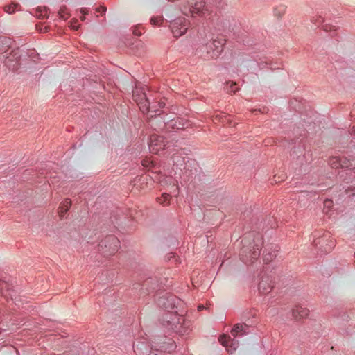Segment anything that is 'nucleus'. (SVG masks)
Returning <instances> with one entry per match:
<instances>
[{
  "label": "nucleus",
  "mask_w": 355,
  "mask_h": 355,
  "mask_svg": "<svg viewBox=\"0 0 355 355\" xmlns=\"http://www.w3.org/2000/svg\"><path fill=\"white\" fill-rule=\"evenodd\" d=\"M248 228L245 232V259L253 262L259 257L263 245V218L252 216Z\"/></svg>",
  "instance_id": "1"
},
{
  "label": "nucleus",
  "mask_w": 355,
  "mask_h": 355,
  "mask_svg": "<svg viewBox=\"0 0 355 355\" xmlns=\"http://www.w3.org/2000/svg\"><path fill=\"white\" fill-rule=\"evenodd\" d=\"M230 334V335H220L218 340L223 346L225 347L228 352L233 353L239 346V342L237 338L244 335L243 324L241 323L234 324Z\"/></svg>",
  "instance_id": "2"
},
{
  "label": "nucleus",
  "mask_w": 355,
  "mask_h": 355,
  "mask_svg": "<svg viewBox=\"0 0 355 355\" xmlns=\"http://www.w3.org/2000/svg\"><path fill=\"white\" fill-rule=\"evenodd\" d=\"M169 114L163 110L155 109L148 116V123L155 131L166 130L167 132L168 121L166 119L169 118Z\"/></svg>",
  "instance_id": "3"
},
{
  "label": "nucleus",
  "mask_w": 355,
  "mask_h": 355,
  "mask_svg": "<svg viewBox=\"0 0 355 355\" xmlns=\"http://www.w3.org/2000/svg\"><path fill=\"white\" fill-rule=\"evenodd\" d=\"M224 41L223 40H210L200 49L201 55L207 60L217 58L223 51Z\"/></svg>",
  "instance_id": "4"
},
{
  "label": "nucleus",
  "mask_w": 355,
  "mask_h": 355,
  "mask_svg": "<svg viewBox=\"0 0 355 355\" xmlns=\"http://www.w3.org/2000/svg\"><path fill=\"white\" fill-rule=\"evenodd\" d=\"M120 241L114 235H108L101 241L98 245V252L103 257L114 255L119 250Z\"/></svg>",
  "instance_id": "5"
},
{
  "label": "nucleus",
  "mask_w": 355,
  "mask_h": 355,
  "mask_svg": "<svg viewBox=\"0 0 355 355\" xmlns=\"http://www.w3.org/2000/svg\"><path fill=\"white\" fill-rule=\"evenodd\" d=\"M157 305L166 311L177 310L180 300L169 293H160L155 300Z\"/></svg>",
  "instance_id": "6"
},
{
  "label": "nucleus",
  "mask_w": 355,
  "mask_h": 355,
  "mask_svg": "<svg viewBox=\"0 0 355 355\" xmlns=\"http://www.w3.org/2000/svg\"><path fill=\"white\" fill-rule=\"evenodd\" d=\"M153 343L155 352L157 354L162 352L164 355H166V352L171 353L173 352L177 347L175 342L172 338L166 336L155 337Z\"/></svg>",
  "instance_id": "7"
},
{
  "label": "nucleus",
  "mask_w": 355,
  "mask_h": 355,
  "mask_svg": "<svg viewBox=\"0 0 355 355\" xmlns=\"http://www.w3.org/2000/svg\"><path fill=\"white\" fill-rule=\"evenodd\" d=\"M259 282L258 284V291L262 295L270 293L274 288L275 282L272 275L266 270H262L259 274Z\"/></svg>",
  "instance_id": "8"
},
{
  "label": "nucleus",
  "mask_w": 355,
  "mask_h": 355,
  "mask_svg": "<svg viewBox=\"0 0 355 355\" xmlns=\"http://www.w3.org/2000/svg\"><path fill=\"white\" fill-rule=\"evenodd\" d=\"M21 56L22 51L19 48L12 50L5 58V66L10 71H17L21 64Z\"/></svg>",
  "instance_id": "9"
},
{
  "label": "nucleus",
  "mask_w": 355,
  "mask_h": 355,
  "mask_svg": "<svg viewBox=\"0 0 355 355\" xmlns=\"http://www.w3.org/2000/svg\"><path fill=\"white\" fill-rule=\"evenodd\" d=\"M166 119L168 121L167 132L185 130L188 128H191L192 125V123L189 120L175 116L173 114H170L169 118Z\"/></svg>",
  "instance_id": "10"
},
{
  "label": "nucleus",
  "mask_w": 355,
  "mask_h": 355,
  "mask_svg": "<svg viewBox=\"0 0 355 355\" xmlns=\"http://www.w3.org/2000/svg\"><path fill=\"white\" fill-rule=\"evenodd\" d=\"M168 329L180 335L189 334L190 331L189 325L186 323L183 316L178 313V311L173 316V320L171 322Z\"/></svg>",
  "instance_id": "11"
},
{
  "label": "nucleus",
  "mask_w": 355,
  "mask_h": 355,
  "mask_svg": "<svg viewBox=\"0 0 355 355\" xmlns=\"http://www.w3.org/2000/svg\"><path fill=\"white\" fill-rule=\"evenodd\" d=\"M329 232H326L322 236L318 237L314 240L313 244L318 248L321 252L324 253H328L335 246V242L331 239Z\"/></svg>",
  "instance_id": "12"
},
{
  "label": "nucleus",
  "mask_w": 355,
  "mask_h": 355,
  "mask_svg": "<svg viewBox=\"0 0 355 355\" xmlns=\"http://www.w3.org/2000/svg\"><path fill=\"white\" fill-rule=\"evenodd\" d=\"M170 28L175 37L184 35L188 29V23L185 18L178 17L170 24Z\"/></svg>",
  "instance_id": "13"
},
{
  "label": "nucleus",
  "mask_w": 355,
  "mask_h": 355,
  "mask_svg": "<svg viewBox=\"0 0 355 355\" xmlns=\"http://www.w3.org/2000/svg\"><path fill=\"white\" fill-rule=\"evenodd\" d=\"M149 149L151 153L157 154L160 150L165 149L166 143L162 136L152 135L149 139Z\"/></svg>",
  "instance_id": "14"
},
{
  "label": "nucleus",
  "mask_w": 355,
  "mask_h": 355,
  "mask_svg": "<svg viewBox=\"0 0 355 355\" xmlns=\"http://www.w3.org/2000/svg\"><path fill=\"white\" fill-rule=\"evenodd\" d=\"M133 349L136 355H164L162 352L157 354L155 352V348L153 349L147 343L143 341L134 343Z\"/></svg>",
  "instance_id": "15"
},
{
  "label": "nucleus",
  "mask_w": 355,
  "mask_h": 355,
  "mask_svg": "<svg viewBox=\"0 0 355 355\" xmlns=\"http://www.w3.org/2000/svg\"><path fill=\"white\" fill-rule=\"evenodd\" d=\"M188 4L189 6V12L192 15L198 14L202 16L207 11L205 8V2L204 0H188Z\"/></svg>",
  "instance_id": "16"
},
{
  "label": "nucleus",
  "mask_w": 355,
  "mask_h": 355,
  "mask_svg": "<svg viewBox=\"0 0 355 355\" xmlns=\"http://www.w3.org/2000/svg\"><path fill=\"white\" fill-rule=\"evenodd\" d=\"M141 294L148 295L154 292L158 287V281L156 278L149 277L141 284Z\"/></svg>",
  "instance_id": "17"
},
{
  "label": "nucleus",
  "mask_w": 355,
  "mask_h": 355,
  "mask_svg": "<svg viewBox=\"0 0 355 355\" xmlns=\"http://www.w3.org/2000/svg\"><path fill=\"white\" fill-rule=\"evenodd\" d=\"M279 249V248L277 245H267L263 253V260L264 263H268L275 259Z\"/></svg>",
  "instance_id": "18"
},
{
  "label": "nucleus",
  "mask_w": 355,
  "mask_h": 355,
  "mask_svg": "<svg viewBox=\"0 0 355 355\" xmlns=\"http://www.w3.org/2000/svg\"><path fill=\"white\" fill-rule=\"evenodd\" d=\"M309 313V311L308 309L300 305L295 306L291 310L292 317L296 321L306 318L308 317Z\"/></svg>",
  "instance_id": "19"
},
{
  "label": "nucleus",
  "mask_w": 355,
  "mask_h": 355,
  "mask_svg": "<svg viewBox=\"0 0 355 355\" xmlns=\"http://www.w3.org/2000/svg\"><path fill=\"white\" fill-rule=\"evenodd\" d=\"M0 293L7 301L9 299L13 300L14 290L6 282L0 279Z\"/></svg>",
  "instance_id": "20"
},
{
  "label": "nucleus",
  "mask_w": 355,
  "mask_h": 355,
  "mask_svg": "<svg viewBox=\"0 0 355 355\" xmlns=\"http://www.w3.org/2000/svg\"><path fill=\"white\" fill-rule=\"evenodd\" d=\"M12 40L11 38L1 36L0 37V54L6 53L11 48Z\"/></svg>",
  "instance_id": "21"
},
{
  "label": "nucleus",
  "mask_w": 355,
  "mask_h": 355,
  "mask_svg": "<svg viewBox=\"0 0 355 355\" xmlns=\"http://www.w3.org/2000/svg\"><path fill=\"white\" fill-rule=\"evenodd\" d=\"M176 311H177V310L168 311H166L163 314L160 320L162 321V324L165 327L168 329V327L171 324V320H173V316H175Z\"/></svg>",
  "instance_id": "22"
},
{
  "label": "nucleus",
  "mask_w": 355,
  "mask_h": 355,
  "mask_svg": "<svg viewBox=\"0 0 355 355\" xmlns=\"http://www.w3.org/2000/svg\"><path fill=\"white\" fill-rule=\"evenodd\" d=\"M71 206V201L69 198L64 199L60 204L58 207V213L60 215V219H62L64 216V214L69 211V208Z\"/></svg>",
  "instance_id": "23"
},
{
  "label": "nucleus",
  "mask_w": 355,
  "mask_h": 355,
  "mask_svg": "<svg viewBox=\"0 0 355 355\" xmlns=\"http://www.w3.org/2000/svg\"><path fill=\"white\" fill-rule=\"evenodd\" d=\"M146 98V94L143 88L136 87L135 89L132 91V98L137 104L141 103V101H144Z\"/></svg>",
  "instance_id": "24"
},
{
  "label": "nucleus",
  "mask_w": 355,
  "mask_h": 355,
  "mask_svg": "<svg viewBox=\"0 0 355 355\" xmlns=\"http://www.w3.org/2000/svg\"><path fill=\"white\" fill-rule=\"evenodd\" d=\"M139 110L143 113H146L148 116L153 112L154 110H153V107L150 105V102L148 98H145L144 101H141V103L137 104Z\"/></svg>",
  "instance_id": "25"
},
{
  "label": "nucleus",
  "mask_w": 355,
  "mask_h": 355,
  "mask_svg": "<svg viewBox=\"0 0 355 355\" xmlns=\"http://www.w3.org/2000/svg\"><path fill=\"white\" fill-rule=\"evenodd\" d=\"M355 161L354 157H341V168L352 169L354 166V162Z\"/></svg>",
  "instance_id": "26"
},
{
  "label": "nucleus",
  "mask_w": 355,
  "mask_h": 355,
  "mask_svg": "<svg viewBox=\"0 0 355 355\" xmlns=\"http://www.w3.org/2000/svg\"><path fill=\"white\" fill-rule=\"evenodd\" d=\"M49 9L46 7H38L35 10V15L40 19L48 18Z\"/></svg>",
  "instance_id": "27"
},
{
  "label": "nucleus",
  "mask_w": 355,
  "mask_h": 355,
  "mask_svg": "<svg viewBox=\"0 0 355 355\" xmlns=\"http://www.w3.org/2000/svg\"><path fill=\"white\" fill-rule=\"evenodd\" d=\"M225 91L228 94H235L239 89L237 84L234 82H227L224 87Z\"/></svg>",
  "instance_id": "28"
},
{
  "label": "nucleus",
  "mask_w": 355,
  "mask_h": 355,
  "mask_svg": "<svg viewBox=\"0 0 355 355\" xmlns=\"http://www.w3.org/2000/svg\"><path fill=\"white\" fill-rule=\"evenodd\" d=\"M286 12V6L284 5H280L277 6L274 9V15L277 17L278 19L282 18Z\"/></svg>",
  "instance_id": "29"
},
{
  "label": "nucleus",
  "mask_w": 355,
  "mask_h": 355,
  "mask_svg": "<svg viewBox=\"0 0 355 355\" xmlns=\"http://www.w3.org/2000/svg\"><path fill=\"white\" fill-rule=\"evenodd\" d=\"M329 164L334 168H341V157H331L329 158Z\"/></svg>",
  "instance_id": "30"
},
{
  "label": "nucleus",
  "mask_w": 355,
  "mask_h": 355,
  "mask_svg": "<svg viewBox=\"0 0 355 355\" xmlns=\"http://www.w3.org/2000/svg\"><path fill=\"white\" fill-rule=\"evenodd\" d=\"M248 70L251 71L252 73H255L260 68L259 64L257 61L249 60L248 63Z\"/></svg>",
  "instance_id": "31"
},
{
  "label": "nucleus",
  "mask_w": 355,
  "mask_h": 355,
  "mask_svg": "<svg viewBox=\"0 0 355 355\" xmlns=\"http://www.w3.org/2000/svg\"><path fill=\"white\" fill-rule=\"evenodd\" d=\"M58 15L61 19H63L64 20L67 19L70 15L68 12V8L66 6H62L58 11Z\"/></svg>",
  "instance_id": "32"
},
{
  "label": "nucleus",
  "mask_w": 355,
  "mask_h": 355,
  "mask_svg": "<svg viewBox=\"0 0 355 355\" xmlns=\"http://www.w3.org/2000/svg\"><path fill=\"white\" fill-rule=\"evenodd\" d=\"M322 29L326 32H330V36L334 37L336 35V28L334 26H332L329 24H325L322 26Z\"/></svg>",
  "instance_id": "33"
},
{
  "label": "nucleus",
  "mask_w": 355,
  "mask_h": 355,
  "mask_svg": "<svg viewBox=\"0 0 355 355\" xmlns=\"http://www.w3.org/2000/svg\"><path fill=\"white\" fill-rule=\"evenodd\" d=\"M19 6V3H11L10 5H7V6H4V11L9 13V14H11V13H13L15 12V10Z\"/></svg>",
  "instance_id": "34"
},
{
  "label": "nucleus",
  "mask_w": 355,
  "mask_h": 355,
  "mask_svg": "<svg viewBox=\"0 0 355 355\" xmlns=\"http://www.w3.org/2000/svg\"><path fill=\"white\" fill-rule=\"evenodd\" d=\"M171 198V196L168 193H163L160 198H157V201L160 204H164L165 202H169Z\"/></svg>",
  "instance_id": "35"
},
{
  "label": "nucleus",
  "mask_w": 355,
  "mask_h": 355,
  "mask_svg": "<svg viewBox=\"0 0 355 355\" xmlns=\"http://www.w3.org/2000/svg\"><path fill=\"white\" fill-rule=\"evenodd\" d=\"M163 19L160 17H152L150 19V23L153 26H160V24L162 23Z\"/></svg>",
  "instance_id": "36"
},
{
  "label": "nucleus",
  "mask_w": 355,
  "mask_h": 355,
  "mask_svg": "<svg viewBox=\"0 0 355 355\" xmlns=\"http://www.w3.org/2000/svg\"><path fill=\"white\" fill-rule=\"evenodd\" d=\"M226 116H222V115H216L214 116L213 121L216 123V121H219V122H224L225 121V118Z\"/></svg>",
  "instance_id": "37"
},
{
  "label": "nucleus",
  "mask_w": 355,
  "mask_h": 355,
  "mask_svg": "<svg viewBox=\"0 0 355 355\" xmlns=\"http://www.w3.org/2000/svg\"><path fill=\"white\" fill-rule=\"evenodd\" d=\"M78 24V19H73L71 21V26L75 29V30H78V28H79V25L77 24Z\"/></svg>",
  "instance_id": "38"
},
{
  "label": "nucleus",
  "mask_w": 355,
  "mask_h": 355,
  "mask_svg": "<svg viewBox=\"0 0 355 355\" xmlns=\"http://www.w3.org/2000/svg\"><path fill=\"white\" fill-rule=\"evenodd\" d=\"M107 10V8L105 6H101L96 8V11L97 12H101L105 14Z\"/></svg>",
  "instance_id": "39"
},
{
  "label": "nucleus",
  "mask_w": 355,
  "mask_h": 355,
  "mask_svg": "<svg viewBox=\"0 0 355 355\" xmlns=\"http://www.w3.org/2000/svg\"><path fill=\"white\" fill-rule=\"evenodd\" d=\"M80 13L83 15H87L88 12H89V10L88 8H81L80 9Z\"/></svg>",
  "instance_id": "40"
},
{
  "label": "nucleus",
  "mask_w": 355,
  "mask_h": 355,
  "mask_svg": "<svg viewBox=\"0 0 355 355\" xmlns=\"http://www.w3.org/2000/svg\"><path fill=\"white\" fill-rule=\"evenodd\" d=\"M133 34L135 35H137V36H140V35H141V32L140 30H139L138 28H135V29L133 31Z\"/></svg>",
  "instance_id": "41"
},
{
  "label": "nucleus",
  "mask_w": 355,
  "mask_h": 355,
  "mask_svg": "<svg viewBox=\"0 0 355 355\" xmlns=\"http://www.w3.org/2000/svg\"><path fill=\"white\" fill-rule=\"evenodd\" d=\"M324 204L325 207H329L332 205V201L331 200L327 199L324 201Z\"/></svg>",
  "instance_id": "42"
},
{
  "label": "nucleus",
  "mask_w": 355,
  "mask_h": 355,
  "mask_svg": "<svg viewBox=\"0 0 355 355\" xmlns=\"http://www.w3.org/2000/svg\"><path fill=\"white\" fill-rule=\"evenodd\" d=\"M248 314L250 315V317L254 318L257 316V311L252 310Z\"/></svg>",
  "instance_id": "43"
},
{
  "label": "nucleus",
  "mask_w": 355,
  "mask_h": 355,
  "mask_svg": "<svg viewBox=\"0 0 355 355\" xmlns=\"http://www.w3.org/2000/svg\"><path fill=\"white\" fill-rule=\"evenodd\" d=\"M36 28H37V29H38L40 32H44V33H45V32H48V31H49V27H48V26L44 27V30H42V28H40V29H39V28H38V26H36Z\"/></svg>",
  "instance_id": "44"
},
{
  "label": "nucleus",
  "mask_w": 355,
  "mask_h": 355,
  "mask_svg": "<svg viewBox=\"0 0 355 355\" xmlns=\"http://www.w3.org/2000/svg\"><path fill=\"white\" fill-rule=\"evenodd\" d=\"M255 323L254 321H250L248 323L245 322V327H252Z\"/></svg>",
  "instance_id": "45"
},
{
  "label": "nucleus",
  "mask_w": 355,
  "mask_h": 355,
  "mask_svg": "<svg viewBox=\"0 0 355 355\" xmlns=\"http://www.w3.org/2000/svg\"><path fill=\"white\" fill-rule=\"evenodd\" d=\"M323 22V19L321 18V17H319L318 19L315 21V23L316 24H321Z\"/></svg>",
  "instance_id": "46"
},
{
  "label": "nucleus",
  "mask_w": 355,
  "mask_h": 355,
  "mask_svg": "<svg viewBox=\"0 0 355 355\" xmlns=\"http://www.w3.org/2000/svg\"><path fill=\"white\" fill-rule=\"evenodd\" d=\"M205 308V306L202 304H200L198 306V311H201Z\"/></svg>",
  "instance_id": "47"
},
{
  "label": "nucleus",
  "mask_w": 355,
  "mask_h": 355,
  "mask_svg": "<svg viewBox=\"0 0 355 355\" xmlns=\"http://www.w3.org/2000/svg\"><path fill=\"white\" fill-rule=\"evenodd\" d=\"M164 105H165V103H164V102H159V107L160 108L164 107Z\"/></svg>",
  "instance_id": "48"
},
{
  "label": "nucleus",
  "mask_w": 355,
  "mask_h": 355,
  "mask_svg": "<svg viewBox=\"0 0 355 355\" xmlns=\"http://www.w3.org/2000/svg\"><path fill=\"white\" fill-rule=\"evenodd\" d=\"M85 19L86 18H85V15H83V16L80 17V20L83 21H85Z\"/></svg>",
  "instance_id": "49"
},
{
  "label": "nucleus",
  "mask_w": 355,
  "mask_h": 355,
  "mask_svg": "<svg viewBox=\"0 0 355 355\" xmlns=\"http://www.w3.org/2000/svg\"><path fill=\"white\" fill-rule=\"evenodd\" d=\"M352 133L355 134V127L354 126L352 128Z\"/></svg>",
  "instance_id": "50"
},
{
  "label": "nucleus",
  "mask_w": 355,
  "mask_h": 355,
  "mask_svg": "<svg viewBox=\"0 0 355 355\" xmlns=\"http://www.w3.org/2000/svg\"><path fill=\"white\" fill-rule=\"evenodd\" d=\"M175 156H173V162H175Z\"/></svg>",
  "instance_id": "51"
},
{
  "label": "nucleus",
  "mask_w": 355,
  "mask_h": 355,
  "mask_svg": "<svg viewBox=\"0 0 355 355\" xmlns=\"http://www.w3.org/2000/svg\"><path fill=\"white\" fill-rule=\"evenodd\" d=\"M331 350H334V347L332 346V347H331Z\"/></svg>",
  "instance_id": "52"
}]
</instances>
